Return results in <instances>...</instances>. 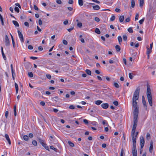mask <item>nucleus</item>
<instances>
[{
    "mask_svg": "<svg viewBox=\"0 0 156 156\" xmlns=\"http://www.w3.org/2000/svg\"><path fill=\"white\" fill-rule=\"evenodd\" d=\"M14 10L16 12H19V9L16 6L15 7Z\"/></svg>",
    "mask_w": 156,
    "mask_h": 156,
    "instance_id": "nucleus-40",
    "label": "nucleus"
},
{
    "mask_svg": "<svg viewBox=\"0 0 156 156\" xmlns=\"http://www.w3.org/2000/svg\"><path fill=\"white\" fill-rule=\"evenodd\" d=\"M40 104L42 106H44L45 105V103L44 101H42L40 102Z\"/></svg>",
    "mask_w": 156,
    "mask_h": 156,
    "instance_id": "nucleus-63",
    "label": "nucleus"
},
{
    "mask_svg": "<svg viewBox=\"0 0 156 156\" xmlns=\"http://www.w3.org/2000/svg\"><path fill=\"white\" fill-rule=\"evenodd\" d=\"M139 16V15L138 13H137L136 14L135 17V20H138Z\"/></svg>",
    "mask_w": 156,
    "mask_h": 156,
    "instance_id": "nucleus-41",
    "label": "nucleus"
},
{
    "mask_svg": "<svg viewBox=\"0 0 156 156\" xmlns=\"http://www.w3.org/2000/svg\"><path fill=\"white\" fill-rule=\"evenodd\" d=\"M132 152L133 156H137V151L136 147L132 148Z\"/></svg>",
    "mask_w": 156,
    "mask_h": 156,
    "instance_id": "nucleus-9",
    "label": "nucleus"
},
{
    "mask_svg": "<svg viewBox=\"0 0 156 156\" xmlns=\"http://www.w3.org/2000/svg\"><path fill=\"white\" fill-rule=\"evenodd\" d=\"M2 53L4 59L5 60L6 59V58L4 53V52H2Z\"/></svg>",
    "mask_w": 156,
    "mask_h": 156,
    "instance_id": "nucleus-50",
    "label": "nucleus"
},
{
    "mask_svg": "<svg viewBox=\"0 0 156 156\" xmlns=\"http://www.w3.org/2000/svg\"><path fill=\"white\" fill-rule=\"evenodd\" d=\"M17 32L21 42L22 43L23 42H24V39L23 35L19 30H18Z\"/></svg>",
    "mask_w": 156,
    "mask_h": 156,
    "instance_id": "nucleus-6",
    "label": "nucleus"
},
{
    "mask_svg": "<svg viewBox=\"0 0 156 156\" xmlns=\"http://www.w3.org/2000/svg\"><path fill=\"white\" fill-rule=\"evenodd\" d=\"M143 104L144 105L146 106V109L147 108V105H146V102L145 100L142 101Z\"/></svg>",
    "mask_w": 156,
    "mask_h": 156,
    "instance_id": "nucleus-51",
    "label": "nucleus"
},
{
    "mask_svg": "<svg viewBox=\"0 0 156 156\" xmlns=\"http://www.w3.org/2000/svg\"><path fill=\"white\" fill-rule=\"evenodd\" d=\"M34 9L35 10H38V8L37 7L36 5H34Z\"/></svg>",
    "mask_w": 156,
    "mask_h": 156,
    "instance_id": "nucleus-62",
    "label": "nucleus"
},
{
    "mask_svg": "<svg viewBox=\"0 0 156 156\" xmlns=\"http://www.w3.org/2000/svg\"><path fill=\"white\" fill-rule=\"evenodd\" d=\"M68 23V20H66L63 22V23L65 25H67Z\"/></svg>",
    "mask_w": 156,
    "mask_h": 156,
    "instance_id": "nucleus-58",
    "label": "nucleus"
},
{
    "mask_svg": "<svg viewBox=\"0 0 156 156\" xmlns=\"http://www.w3.org/2000/svg\"><path fill=\"white\" fill-rule=\"evenodd\" d=\"M114 86L117 88L119 87V85L118 84L116 83H115L114 84Z\"/></svg>",
    "mask_w": 156,
    "mask_h": 156,
    "instance_id": "nucleus-36",
    "label": "nucleus"
},
{
    "mask_svg": "<svg viewBox=\"0 0 156 156\" xmlns=\"http://www.w3.org/2000/svg\"><path fill=\"white\" fill-rule=\"evenodd\" d=\"M78 3L80 5L82 6L83 5V0H78Z\"/></svg>",
    "mask_w": 156,
    "mask_h": 156,
    "instance_id": "nucleus-26",
    "label": "nucleus"
},
{
    "mask_svg": "<svg viewBox=\"0 0 156 156\" xmlns=\"http://www.w3.org/2000/svg\"><path fill=\"white\" fill-rule=\"evenodd\" d=\"M115 18V16H113L110 18V20L112 21H114Z\"/></svg>",
    "mask_w": 156,
    "mask_h": 156,
    "instance_id": "nucleus-43",
    "label": "nucleus"
},
{
    "mask_svg": "<svg viewBox=\"0 0 156 156\" xmlns=\"http://www.w3.org/2000/svg\"><path fill=\"white\" fill-rule=\"evenodd\" d=\"M56 2L58 4H61L62 3V2L61 0H57Z\"/></svg>",
    "mask_w": 156,
    "mask_h": 156,
    "instance_id": "nucleus-55",
    "label": "nucleus"
},
{
    "mask_svg": "<svg viewBox=\"0 0 156 156\" xmlns=\"http://www.w3.org/2000/svg\"><path fill=\"white\" fill-rule=\"evenodd\" d=\"M92 7L95 10H98L100 9V7L98 5H93Z\"/></svg>",
    "mask_w": 156,
    "mask_h": 156,
    "instance_id": "nucleus-15",
    "label": "nucleus"
},
{
    "mask_svg": "<svg viewBox=\"0 0 156 156\" xmlns=\"http://www.w3.org/2000/svg\"><path fill=\"white\" fill-rule=\"evenodd\" d=\"M30 58L32 59L35 60L37 59V58L35 57L31 56L30 57Z\"/></svg>",
    "mask_w": 156,
    "mask_h": 156,
    "instance_id": "nucleus-59",
    "label": "nucleus"
},
{
    "mask_svg": "<svg viewBox=\"0 0 156 156\" xmlns=\"http://www.w3.org/2000/svg\"><path fill=\"white\" fill-rule=\"evenodd\" d=\"M132 140H133V147H136V137H134V136H132Z\"/></svg>",
    "mask_w": 156,
    "mask_h": 156,
    "instance_id": "nucleus-8",
    "label": "nucleus"
},
{
    "mask_svg": "<svg viewBox=\"0 0 156 156\" xmlns=\"http://www.w3.org/2000/svg\"><path fill=\"white\" fill-rule=\"evenodd\" d=\"M144 18L142 19L139 20V23H140L141 24H142L143 23V22H144Z\"/></svg>",
    "mask_w": 156,
    "mask_h": 156,
    "instance_id": "nucleus-38",
    "label": "nucleus"
},
{
    "mask_svg": "<svg viewBox=\"0 0 156 156\" xmlns=\"http://www.w3.org/2000/svg\"><path fill=\"white\" fill-rule=\"evenodd\" d=\"M16 105H14V108H13L14 115L15 116H16Z\"/></svg>",
    "mask_w": 156,
    "mask_h": 156,
    "instance_id": "nucleus-21",
    "label": "nucleus"
},
{
    "mask_svg": "<svg viewBox=\"0 0 156 156\" xmlns=\"http://www.w3.org/2000/svg\"><path fill=\"white\" fill-rule=\"evenodd\" d=\"M115 48L117 51H119L121 50V48L119 45H116L115 46Z\"/></svg>",
    "mask_w": 156,
    "mask_h": 156,
    "instance_id": "nucleus-17",
    "label": "nucleus"
},
{
    "mask_svg": "<svg viewBox=\"0 0 156 156\" xmlns=\"http://www.w3.org/2000/svg\"><path fill=\"white\" fill-rule=\"evenodd\" d=\"M12 22L16 27H19V26L18 23L16 21L13 20Z\"/></svg>",
    "mask_w": 156,
    "mask_h": 156,
    "instance_id": "nucleus-16",
    "label": "nucleus"
},
{
    "mask_svg": "<svg viewBox=\"0 0 156 156\" xmlns=\"http://www.w3.org/2000/svg\"><path fill=\"white\" fill-rule=\"evenodd\" d=\"M15 86L16 90V93L17 94L18 91V84L16 83H15Z\"/></svg>",
    "mask_w": 156,
    "mask_h": 156,
    "instance_id": "nucleus-18",
    "label": "nucleus"
},
{
    "mask_svg": "<svg viewBox=\"0 0 156 156\" xmlns=\"http://www.w3.org/2000/svg\"><path fill=\"white\" fill-rule=\"evenodd\" d=\"M74 29V27L73 26H71L70 28L67 29V30L69 32H70L71 30H73Z\"/></svg>",
    "mask_w": 156,
    "mask_h": 156,
    "instance_id": "nucleus-34",
    "label": "nucleus"
},
{
    "mask_svg": "<svg viewBox=\"0 0 156 156\" xmlns=\"http://www.w3.org/2000/svg\"><path fill=\"white\" fill-rule=\"evenodd\" d=\"M29 136L30 138H32L33 137L34 135L32 133H30L29 134Z\"/></svg>",
    "mask_w": 156,
    "mask_h": 156,
    "instance_id": "nucleus-64",
    "label": "nucleus"
},
{
    "mask_svg": "<svg viewBox=\"0 0 156 156\" xmlns=\"http://www.w3.org/2000/svg\"><path fill=\"white\" fill-rule=\"evenodd\" d=\"M151 138V137L150 133H147L146 135V139L147 140H149Z\"/></svg>",
    "mask_w": 156,
    "mask_h": 156,
    "instance_id": "nucleus-23",
    "label": "nucleus"
},
{
    "mask_svg": "<svg viewBox=\"0 0 156 156\" xmlns=\"http://www.w3.org/2000/svg\"><path fill=\"white\" fill-rule=\"evenodd\" d=\"M140 91V88L138 87L136 89L133 95L132 101H136L138 100Z\"/></svg>",
    "mask_w": 156,
    "mask_h": 156,
    "instance_id": "nucleus-3",
    "label": "nucleus"
},
{
    "mask_svg": "<svg viewBox=\"0 0 156 156\" xmlns=\"http://www.w3.org/2000/svg\"><path fill=\"white\" fill-rule=\"evenodd\" d=\"M32 144L34 146H37V142L35 140H33L32 142Z\"/></svg>",
    "mask_w": 156,
    "mask_h": 156,
    "instance_id": "nucleus-33",
    "label": "nucleus"
},
{
    "mask_svg": "<svg viewBox=\"0 0 156 156\" xmlns=\"http://www.w3.org/2000/svg\"><path fill=\"white\" fill-rule=\"evenodd\" d=\"M46 76L47 78L48 79H50L51 78V76L50 74H46Z\"/></svg>",
    "mask_w": 156,
    "mask_h": 156,
    "instance_id": "nucleus-44",
    "label": "nucleus"
},
{
    "mask_svg": "<svg viewBox=\"0 0 156 156\" xmlns=\"http://www.w3.org/2000/svg\"><path fill=\"white\" fill-rule=\"evenodd\" d=\"M123 38L124 41H126L127 39V37L126 35H123Z\"/></svg>",
    "mask_w": 156,
    "mask_h": 156,
    "instance_id": "nucleus-35",
    "label": "nucleus"
},
{
    "mask_svg": "<svg viewBox=\"0 0 156 156\" xmlns=\"http://www.w3.org/2000/svg\"><path fill=\"white\" fill-rule=\"evenodd\" d=\"M23 138L25 141H27L29 139L28 136L27 135H24L23 136Z\"/></svg>",
    "mask_w": 156,
    "mask_h": 156,
    "instance_id": "nucleus-31",
    "label": "nucleus"
},
{
    "mask_svg": "<svg viewBox=\"0 0 156 156\" xmlns=\"http://www.w3.org/2000/svg\"><path fill=\"white\" fill-rule=\"evenodd\" d=\"M101 106L104 109H106L108 108L109 105L107 103H103L101 105Z\"/></svg>",
    "mask_w": 156,
    "mask_h": 156,
    "instance_id": "nucleus-10",
    "label": "nucleus"
},
{
    "mask_svg": "<svg viewBox=\"0 0 156 156\" xmlns=\"http://www.w3.org/2000/svg\"><path fill=\"white\" fill-rule=\"evenodd\" d=\"M38 141L40 142V143L42 145L44 144V141L40 138H38Z\"/></svg>",
    "mask_w": 156,
    "mask_h": 156,
    "instance_id": "nucleus-19",
    "label": "nucleus"
},
{
    "mask_svg": "<svg viewBox=\"0 0 156 156\" xmlns=\"http://www.w3.org/2000/svg\"><path fill=\"white\" fill-rule=\"evenodd\" d=\"M140 147L143 148L144 146L145 141L144 137L143 136H141L140 138Z\"/></svg>",
    "mask_w": 156,
    "mask_h": 156,
    "instance_id": "nucleus-5",
    "label": "nucleus"
},
{
    "mask_svg": "<svg viewBox=\"0 0 156 156\" xmlns=\"http://www.w3.org/2000/svg\"><path fill=\"white\" fill-rule=\"evenodd\" d=\"M95 32L98 34H100L101 33L99 29L98 28H96L95 30Z\"/></svg>",
    "mask_w": 156,
    "mask_h": 156,
    "instance_id": "nucleus-27",
    "label": "nucleus"
},
{
    "mask_svg": "<svg viewBox=\"0 0 156 156\" xmlns=\"http://www.w3.org/2000/svg\"><path fill=\"white\" fill-rule=\"evenodd\" d=\"M102 123L104 125L106 124V125H108L107 121L103 119L102 120Z\"/></svg>",
    "mask_w": 156,
    "mask_h": 156,
    "instance_id": "nucleus-29",
    "label": "nucleus"
},
{
    "mask_svg": "<svg viewBox=\"0 0 156 156\" xmlns=\"http://www.w3.org/2000/svg\"><path fill=\"white\" fill-rule=\"evenodd\" d=\"M63 43L64 44L66 45H67L68 44V42L66 40H63L62 41Z\"/></svg>",
    "mask_w": 156,
    "mask_h": 156,
    "instance_id": "nucleus-53",
    "label": "nucleus"
},
{
    "mask_svg": "<svg viewBox=\"0 0 156 156\" xmlns=\"http://www.w3.org/2000/svg\"><path fill=\"white\" fill-rule=\"evenodd\" d=\"M5 42L6 46H8L9 45V41L7 35L5 36Z\"/></svg>",
    "mask_w": 156,
    "mask_h": 156,
    "instance_id": "nucleus-7",
    "label": "nucleus"
},
{
    "mask_svg": "<svg viewBox=\"0 0 156 156\" xmlns=\"http://www.w3.org/2000/svg\"><path fill=\"white\" fill-rule=\"evenodd\" d=\"M8 114H9V112L8 111H6L5 112V117L6 118H7V117H8Z\"/></svg>",
    "mask_w": 156,
    "mask_h": 156,
    "instance_id": "nucleus-56",
    "label": "nucleus"
},
{
    "mask_svg": "<svg viewBox=\"0 0 156 156\" xmlns=\"http://www.w3.org/2000/svg\"><path fill=\"white\" fill-rule=\"evenodd\" d=\"M129 77L131 79H132L133 77V76L132 75V73H130L129 74Z\"/></svg>",
    "mask_w": 156,
    "mask_h": 156,
    "instance_id": "nucleus-46",
    "label": "nucleus"
},
{
    "mask_svg": "<svg viewBox=\"0 0 156 156\" xmlns=\"http://www.w3.org/2000/svg\"><path fill=\"white\" fill-rule=\"evenodd\" d=\"M103 101L101 100H97L96 101L94 102V103L95 104L97 105H100L102 103Z\"/></svg>",
    "mask_w": 156,
    "mask_h": 156,
    "instance_id": "nucleus-13",
    "label": "nucleus"
},
{
    "mask_svg": "<svg viewBox=\"0 0 156 156\" xmlns=\"http://www.w3.org/2000/svg\"><path fill=\"white\" fill-rule=\"evenodd\" d=\"M12 75L13 79L14 80L15 79L14 77L16 76L15 73L13 71V72L12 71Z\"/></svg>",
    "mask_w": 156,
    "mask_h": 156,
    "instance_id": "nucleus-39",
    "label": "nucleus"
},
{
    "mask_svg": "<svg viewBox=\"0 0 156 156\" xmlns=\"http://www.w3.org/2000/svg\"><path fill=\"white\" fill-rule=\"evenodd\" d=\"M132 106L134 108L133 110V114L134 116H138L139 113V106L137 105L136 101H132Z\"/></svg>",
    "mask_w": 156,
    "mask_h": 156,
    "instance_id": "nucleus-2",
    "label": "nucleus"
},
{
    "mask_svg": "<svg viewBox=\"0 0 156 156\" xmlns=\"http://www.w3.org/2000/svg\"><path fill=\"white\" fill-rule=\"evenodd\" d=\"M128 31L130 33H132L133 32V31L132 27H129L128 29Z\"/></svg>",
    "mask_w": 156,
    "mask_h": 156,
    "instance_id": "nucleus-30",
    "label": "nucleus"
},
{
    "mask_svg": "<svg viewBox=\"0 0 156 156\" xmlns=\"http://www.w3.org/2000/svg\"><path fill=\"white\" fill-rule=\"evenodd\" d=\"M28 76L30 77H32L33 76V74L31 72L28 73Z\"/></svg>",
    "mask_w": 156,
    "mask_h": 156,
    "instance_id": "nucleus-37",
    "label": "nucleus"
},
{
    "mask_svg": "<svg viewBox=\"0 0 156 156\" xmlns=\"http://www.w3.org/2000/svg\"><path fill=\"white\" fill-rule=\"evenodd\" d=\"M69 108L70 109H73L75 108V107L74 105H71L69 106Z\"/></svg>",
    "mask_w": 156,
    "mask_h": 156,
    "instance_id": "nucleus-52",
    "label": "nucleus"
},
{
    "mask_svg": "<svg viewBox=\"0 0 156 156\" xmlns=\"http://www.w3.org/2000/svg\"><path fill=\"white\" fill-rule=\"evenodd\" d=\"M50 148L52 150H53L55 151H57V149L56 148H55L53 146H51Z\"/></svg>",
    "mask_w": 156,
    "mask_h": 156,
    "instance_id": "nucleus-47",
    "label": "nucleus"
},
{
    "mask_svg": "<svg viewBox=\"0 0 156 156\" xmlns=\"http://www.w3.org/2000/svg\"><path fill=\"white\" fill-rule=\"evenodd\" d=\"M83 122L86 124H88V122L87 120L86 119H84L83 120Z\"/></svg>",
    "mask_w": 156,
    "mask_h": 156,
    "instance_id": "nucleus-48",
    "label": "nucleus"
},
{
    "mask_svg": "<svg viewBox=\"0 0 156 156\" xmlns=\"http://www.w3.org/2000/svg\"><path fill=\"white\" fill-rule=\"evenodd\" d=\"M138 116H134L133 117V122L134 124L133 125V127L136 128L137 126V118Z\"/></svg>",
    "mask_w": 156,
    "mask_h": 156,
    "instance_id": "nucleus-4",
    "label": "nucleus"
},
{
    "mask_svg": "<svg viewBox=\"0 0 156 156\" xmlns=\"http://www.w3.org/2000/svg\"><path fill=\"white\" fill-rule=\"evenodd\" d=\"M147 54H150L152 52V49H151L148 48V46H147Z\"/></svg>",
    "mask_w": 156,
    "mask_h": 156,
    "instance_id": "nucleus-14",
    "label": "nucleus"
},
{
    "mask_svg": "<svg viewBox=\"0 0 156 156\" xmlns=\"http://www.w3.org/2000/svg\"><path fill=\"white\" fill-rule=\"evenodd\" d=\"M124 20V17L123 16H121L119 17V20L120 22H123Z\"/></svg>",
    "mask_w": 156,
    "mask_h": 156,
    "instance_id": "nucleus-20",
    "label": "nucleus"
},
{
    "mask_svg": "<svg viewBox=\"0 0 156 156\" xmlns=\"http://www.w3.org/2000/svg\"><path fill=\"white\" fill-rule=\"evenodd\" d=\"M146 95L149 103L151 106H152V96L150 86L148 84H147Z\"/></svg>",
    "mask_w": 156,
    "mask_h": 156,
    "instance_id": "nucleus-1",
    "label": "nucleus"
},
{
    "mask_svg": "<svg viewBox=\"0 0 156 156\" xmlns=\"http://www.w3.org/2000/svg\"><path fill=\"white\" fill-rule=\"evenodd\" d=\"M140 7H142L144 5V0H140Z\"/></svg>",
    "mask_w": 156,
    "mask_h": 156,
    "instance_id": "nucleus-24",
    "label": "nucleus"
},
{
    "mask_svg": "<svg viewBox=\"0 0 156 156\" xmlns=\"http://www.w3.org/2000/svg\"><path fill=\"white\" fill-rule=\"evenodd\" d=\"M24 25L25 26L29 27V24L28 22H26L24 23Z\"/></svg>",
    "mask_w": 156,
    "mask_h": 156,
    "instance_id": "nucleus-60",
    "label": "nucleus"
},
{
    "mask_svg": "<svg viewBox=\"0 0 156 156\" xmlns=\"http://www.w3.org/2000/svg\"><path fill=\"white\" fill-rule=\"evenodd\" d=\"M77 25L79 27L81 28L82 26V24L81 23H78Z\"/></svg>",
    "mask_w": 156,
    "mask_h": 156,
    "instance_id": "nucleus-45",
    "label": "nucleus"
},
{
    "mask_svg": "<svg viewBox=\"0 0 156 156\" xmlns=\"http://www.w3.org/2000/svg\"><path fill=\"white\" fill-rule=\"evenodd\" d=\"M68 143L71 147H73L74 146V144L70 141H68Z\"/></svg>",
    "mask_w": 156,
    "mask_h": 156,
    "instance_id": "nucleus-32",
    "label": "nucleus"
},
{
    "mask_svg": "<svg viewBox=\"0 0 156 156\" xmlns=\"http://www.w3.org/2000/svg\"><path fill=\"white\" fill-rule=\"evenodd\" d=\"M28 48L29 49L31 50V49H33V47L32 45H28Z\"/></svg>",
    "mask_w": 156,
    "mask_h": 156,
    "instance_id": "nucleus-61",
    "label": "nucleus"
},
{
    "mask_svg": "<svg viewBox=\"0 0 156 156\" xmlns=\"http://www.w3.org/2000/svg\"><path fill=\"white\" fill-rule=\"evenodd\" d=\"M113 104L114 105L116 106L118 105V102L117 101H115L113 102Z\"/></svg>",
    "mask_w": 156,
    "mask_h": 156,
    "instance_id": "nucleus-49",
    "label": "nucleus"
},
{
    "mask_svg": "<svg viewBox=\"0 0 156 156\" xmlns=\"http://www.w3.org/2000/svg\"><path fill=\"white\" fill-rule=\"evenodd\" d=\"M153 142L152 141H151L150 142V146L149 147V151L150 153H152L153 150Z\"/></svg>",
    "mask_w": 156,
    "mask_h": 156,
    "instance_id": "nucleus-12",
    "label": "nucleus"
},
{
    "mask_svg": "<svg viewBox=\"0 0 156 156\" xmlns=\"http://www.w3.org/2000/svg\"><path fill=\"white\" fill-rule=\"evenodd\" d=\"M94 20L95 21L97 22H98L100 21V19L99 18L97 17H96L94 18Z\"/></svg>",
    "mask_w": 156,
    "mask_h": 156,
    "instance_id": "nucleus-54",
    "label": "nucleus"
},
{
    "mask_svg": "<svg viewBox=\"0 0 156 156\" xmlns=\"http://www.w3.org/2000/svg\"><path fill=\"white\" fill-rule=\"evenodd\" d=\"M124 153V151L123 149H122L121 150L120 156H123Z\"/></svg>",
    "mask_w": 156,
    "mask_h": 156,
    "instance_id": "nucleus-57",
    "label": "nucleus"
},
{
    "mask_svg": "<svg viewBox=\"0 0 156 156\" xmlns=\"http://www.w3.org/2000/svg\"><path fill=\"white\" fill-rule=\"evenodd\" d=\"M5 137L6 138L9 144V145H10L11 144V141H10V139L9 138L8 135L7 134H5Z\"/></svg>",
    "mask_w": 156,
    "mask_h": 156,
    "instance_id": "nucleus-11",
    "label": "nucleus"
},
{
    "mask_svg": "<svg viewBox=\"0 0 156 156\" xmlns=\"http://www.w3.org/2000/svg\"><path fill=\"white\" fill-rule=\"evenodd\" d=\"M85 72L87 74L89 75H91V73L90 70L88 69H86L85 70Z\"/></svg>",
    "mask_w": 156,
    "mask_h": 156,
    "instance_id": "nucleus-25",
    "label": "nucleus"
},
{
    "mask_svg": "<svg viewBox=\"0 0 156 156\" xmlns=\"http://www.w3.org/2000/svg\"><path fill=\"white\" fill-rule=\"evenodd\" d=\"M135 5V3L134 0H132L131 6L132 8H134Z\"/></svg>",
    "mask_w": 156,
    "mask_h": 156,
    "instance_id": "nucleus-28",
    "label": "nucleus"
},
{
    "mask_svg": "<svg viewBox=\"0 0 156 156\" xmlns=\"http://www.w3.org/2000/svg\"><path fill=\"white\" fill-rule=\"evenodd\" d=\"M135 130H134L132 129V131H131V136H134V134L135 133Z\"/></svg>",
    "mask_w": 156,
    "mask_h": 156,
    "instance_id": "nucleus-42",
    "label": "nucleus"
},
{
    "mask_svg": "<svg viewBox=\"0 0 156 156\" xmlns=\"http://www.w3.org/2000/svg\"><path fill=\"white\" fill-rule=\"evenodd\" d=\"M118 39L119 42V44H121V43L122 41V39L121 36H119L118 37Z\"/></svg>",
    "mask_w": 156,
    "mask_h": 156,
    "instance_id": "nucleus-22",
    "label": "nucleus"
}]
</instances>
